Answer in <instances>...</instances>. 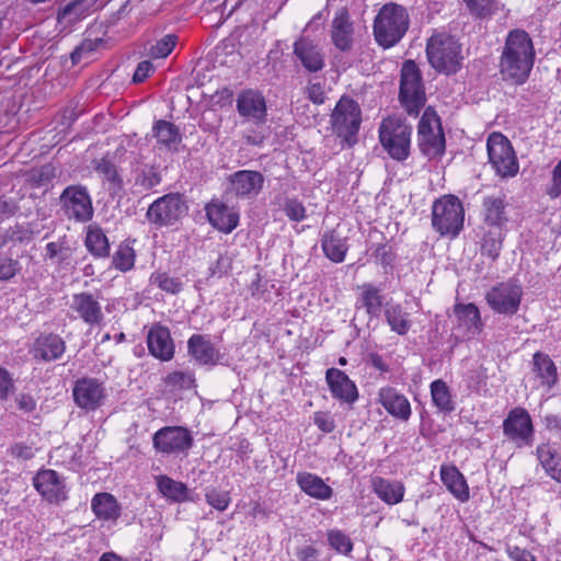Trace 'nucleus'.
Masks as SVG:
<instances>
[{"instance_id":"42","label":"nucleus","mask_w":561,"mask_h":561,"mask_svg":"<svg viewBox=\"0 0 561 561\" xmlns=\"http://www.w3.org/2000/svg\"><path fill=\"white\" fill-rule=\"evenodd\" d=\"M84 244L94 257H107L110 255V242L103 230L98 226H89Z\"/></svg>"},{"instance_id":"15","label":"nucleus","mask_w":561,"mask_h":561,"mask_svg":"<svg viewBox=\"0 0 561 561\" xmlns=\"http://www.w3.org/2000/svg\"><path fill=\"white\" fill-rule=\"evenodd\" d=\"M503 434L519 448L534 444L535 428L525 408L516 407L508 412L503 421Z\"/></svg>"},{"instance_id":"1","label":"nucleus","mask_w":561,"mask_h":561,"mask_svg":"<svg viewBox=\"0 0 561 561\" xmlns=\"http://www.w3.org/2000/svg\"><path fill=\"white\" fill-rule=\"evenodd\" d=\"M534 59L535 50L528 33L523 30L511 31L500 61L503 80L523 84L529 77Z\"/></svg>"},{"instance_id":"22","label":"nucleus","mask_w":561,"mask_h":561,"mask_svg":"<svg viewBox=\"0 0 561 561\" xmlns=\"http://www.w3.org/2000/svg\"><path fill=\"white\" fill-rule=\"evenodd\" d=\"M377 402L399 421L407 422L411 417L412 409L409 399L392 386H385L378 390Z\"/></svg>"},{"instance_id":"38","label":"nucleus","mask_w":561,"mask_h":561,"mask_svg":"<svg viewBox=\"0 0 561 561\" xmlns=\"http://www.w3.org/2000/svg\"><path fill=\"white\" fill-rule=\"evenodd\" d=\"M536 455L546 473L561 483V456L549 444L539 445Z\"/></svg>"},{"instance_id":"52","label":"nucleus","mask_w":561,"mask_h":561,"mask_svg":"<svg viewBox=\"0 0 561 561\" xmlns=\"http://www.w3.org/2000/svg\"><path fill=\"white\" fill-rule=\"evenodd\" d=\"M328 542L332 549L345 556H348L353 550L352 539L340 529L328 531Z\"/></svg>"},{"instance_id":"60","label":"nucleus","mask_w":561,"mask_h":561,"mask_svg":"<svg viewBox=\"0 0 561 561\" xmlns=\"http://www.w3.org/2000/svg\"><path fill=\"white\" fill-rule=\"evenodd\" d=\"M547 194L552 199L561 197V160L552 170L551 184L547 188Z\"/></svg>"},{"instance_id":"21","label":"nucleus","mask_w":561,"mask_h":561,"mask_svg":"<svg viewBox=\"0 0 561 561\" xmlns=\"http://www.w3.org/2000/svg\"><path fill=\"white\" fill-rule=\"evenodd\" d=\"M149 354L161 362H169L174 357L175 344L168 327L153 323L147 333Z\"/></svg>"},{"instance_id":"12","label":"nucleus","mask_w":561,"mask_h":561,"mask_svg":"<svg viewBox=\"0 0 561 561\" xmlns=\"http://www.w3.org/2000/svg\"><path fill=\"white\" fill-rule=\"evenodd\" d=\"M64 215L78 222H87L93 217L92 201L88 190L82 185H69L59 196Z\"/></svg>"},{"instance_id":"58","label":"nucleus","mask_w":561,"mask_h":561,"mask_svg":"<svg viewBox=\"0 0 561 561\" xmlns=\"http://www.w3.org/2000/svg\"><path fill=\"white\" fill-rule=\"evenodd\" d=\"M20 263L11 257L0 259V280H9L20 272Z\"/></svg>"},{"instance_id":"53","label":"nucleus","mask_w":561,"mask_h":561,"mask_svg":"<svg viewBox=\"0 0 561 561\" xmlns=\"http://www.w3.org/2000/svg\"><path fill=\"white\" fill-rule=\"evenodd\" d=\"M178 42L175 34H168L159 39L156 45L150 48V56L153 58H164L171 54Z\"/></svg>"},{"instance_id":"61","label":"nucleus","mask_w":561,"mask_h":561,"mask_svg":"<svg viewBox=\"0 0 561 561\" xmlns=\"http://www.w3.org/2000/svg\"><path fill=\"white\" fill-rule=\"evenodd\" d=\"M14 389V381L11 374L3 367H0V399L5 400Z\"/></svg>"},{"instance_id":"37","label":"nucleus","mask_w":561,"mask_h":561,"mask_svg":"<svg viewBox=\"0 0 561 561\" xmlns=\"http://www.w3.org/2000/svg\"><path fill=\"white\" fill-rule=\"evenodd\" d=\"M321 247L325 256L335 263L343 262L348 250L346 239L341 237L335 230L324 232L321 239Z\"/></svg>"},{"instance_id":"47","label":"nucleus","mask_w":561,"mask_h":561,"mask_svg":"<svg viewBox=\"0 0 561 561\" xmlns=\"http://www.w3.org/2000/svg\"><path fill=\"white\" fill-rule=\"evenodd\" d=\"M161 174L153 165H145L136 171L135 186L149 191L161 183Z\"/></svg>"},{"instance_id":"6","label":"nucleus","mask_w":561,"mask_h":561,"mask_svg":"<svg viewBox=\"0 0 561 561\" xmlns=\"http://www.w3.org/2000/svg\"><path fill=\"white\" fill-rule=\"evenodd\" d=\"M188 213L185 196L168 193L153 201L146 213V219L156 229L178 225Z\"/></svg>"},{"instance_id":"25","label":"nucleus","mask_w":561,"mask_h":561,"mask_svg":"<svg viewBox=\"0 0 561 561\" xmlns=\"http://www.w3.org/2000/svg\"><path fill=\"white\" fill-rule=\"evenodd\" d=\"M508 203L504 194L485 196L482 201L483 222L491 229L503 230L508 221Z\"/></svg>"},{"instance_id":"51","label":"nucleus","mask_w":561,"mask_h":561,"mask_svg":"<svg viewBox=\"0 0 561 561\" xmlns=\"http://www.w3.org/2000/svg\"><path fill=\"white\" fill-rule=\"evenodd\" d=\"M94 170L115 187L119 188L122 186L123 182L117 173L116 165L107 156L94 161Z\"/></svg>"},{"instance_id":"63","label":"nucleus","mask_w":561,"mask_h":561,"mask_svg":"<svg viewBox=\"0 0 561 561\" xmlns=\"http://www.w3.org/2000/svg\"><path fill=\"white\" fill-rule=\"evenodd\" d=\"M154 70V67L151 61L144 60L140 61L134 72L133 81L135 83L144 82Z\"/></svg>"},{"instance_id":"55","label":"nucleus","mask_w":561,"mask_h":561,"mask_svg":"<svg viewBox=\"0 0 561 561\" xmlns=\"http://www.w3.org/2000/svg\"><path fill=\"white\" fill-rule=\"evenodd\" d=\"M471 15L482 19L491 14L496 0H463Z\"/></svg>"},{"instance_id":"17","label":"nucleus","mask_w":561,"mask_h":561,"mask_svg":"<svg viewBox=\"0 0 561 561\" xmlns=\"http://www.w3.org/2000/svg\"><path fill=\"white\" fill-rule=\"evenodd\" d=\"M187 354L199 366L215 367L225 359V354L205 334H193L187 340Z\"/></svg>"},{"instance_id":"36","label":"nucleus","mask_w":561,"mask_h":561,"mask_svg":"<svg viewBox=\"0 0 561 561\" xmlns=\"http://www.w3.org/2000/svg\"><path fill=\"white\" fill-rule=\"evenodd\" d=\"M383 316L391 331L399 335H405L412 327L410 313L400 304H386Z\"/></svg>"},{"instance_id":"48","label":"nucleus","mask_w":561,"mask_h":561,"mask_svg":"<svg viewBox=\"0 0 561 561\" xmlns=\"http://www.w3.org/2000/svg\"><path fill=\"white\" fill-rule=\"evenodd\" d=\"M167 387L178 390H188L196 387V379L193 371L175 370L164 377Z\"/></svg>"},{"instance_id":"20","label":"nucleus","mask_w":561,"mask_h":561,"mask_svg":"<svg viewBox=\"0 0 561 561\" xmlns=\"http://www.w3.org/2000/svg\"><path fill=\"white\" fill-rule=\"evenodd\" d=\"M237 111L239 115L255 125L266 122L267 107L263 94L257 90H244L238 94Z\"/></svg>"},{"instance_id":"24","label":"nucleus","mask_w":561,"mask_h":561,"mask_svg":"<svg viewBox=\"0 0 561 561\" xmlns=\"http://www.w3.org/2000/svg\"><path fill=\"white\" fill-rule=\"evenodd\" d=\"M354 25L346 8L335 12L331 23V39L341 51H350L354 42Z\"/></svg>"},{"instance_id":"32","label":"nucleus","mask_w":561,"mask_h":561,"mask_svg":"<svg viewBox=\"0 0 561 561\" xmlns=\"http://www.w3.org/2000/svg\"><path fill=\"white\" fill-rule=\"evenodd\" d=\"M531 370L543 387L551 389L558 382L557 366L543 352L538 351L533 355Z\"/></svg>"},{"instance_id":"44","label":"nucleus","mask_w":561,"mask_h":561,"mask_svg":"<svg viewBox=\"0 0 561 561\" xmlns=\"http://www.w3.org/2000/svg\"><path fill=\"white\" fill-rule=\"evenodd\" d=\"M98 0H71L58 11L57 20L59 22L69 19L70 22L81 20L90 13Z\"/></svg>"},{"instance_id":"54","label":"nucleus","mask_w":561,"mask_h":561,"mask_svg":"<svg viewBox=\"0 0 561 561\" xmlns=\"http://www.w3.org/2000/svg\"><path fill=\"white\" fill-rule=\"evenodd\" d=\"M283 210L293 221L300 222L307 217L304 204L297 198H286Z\"/></svg>"},{"instance_id":"35","label":"nucleus","mask_w":561,"mask_h":561,"mask_svg":"<svg viewBox=\"0 0 561 561\" xmlns=\"http://www.w3.org/2000/svg\"><path fill=\"white\" fill-rule=\"evenodd\" d=\"M373 489L380 500L390 505L400 503L405 491L402 482L391 481L381 477L374 478Z\"/></svg>"},{"instance_id":"41","label":"nucleus","mask_w":561,"mask_h":561,"mask_svg":"<svg viewBox=\"0 0 561 561\" xmlns=\"http://www.w3.org/2000/svg\"><path fill=\"white\" fill-rule=\"evenodd\" d=\"M159 492L168 500L176 503L188 500V489L185 483L175 481L168 476L157 477Z\"/></svg>"},{"instance_id":"19","label":"nucleus","mask_w":561,"mask_h":561,"mask_svg":"<svg viewBox=\"0 0 561 561\" xmlns=\"http://www.w3.org/2000/svg\"><path fill=\"white\" fill-rule=\"evenodd\" d=\"M33 485L49 503L59 504L68 497L65 481L55 470L38 471L33 478Z\"/></svg>"},{"instance_id":"31","label":"nucleus","mask_w":561,"mask_h":561,"mask_svg":"<svg viewBox=\"0 0 561 561\" xmlns=\"http://www.w3.org/2000/svg\"><path fill=\"white\" fill-rule=\"evenodd\" d=\"M358 289L359 295L356 300V308H364L370 318L379 317L385 300L381 289L373 283H365Z\"/></svg>"},{"instance_id":"11","label":"nucleus","mask_w":561,"mask_h":561,"mask_svg":"<svg viewBox=\"0 0 561 561\" xmlns=\"http://www.w3.org/2000/svg\"><path fill=\"white\" fill-rule=\"evenodd\" d=\"M106 397L105 383L99 378L83 376L73 383V402L85 412H93L100 409L104 404Z\"/></svg>"},{"instance_id":"50","label":"nucleus","mask_w":561,"mask_h":561,"mask_svg":"<svg viewBox=\"0 0 561 561\" xmlns=\"http://www.w3.org/2000/svg\"><path fill=\"white\" fill-rule=\"evenodd\" d=\"M150 283L169 294H179L183 284L178 277L170 276L167 272H154L150 276Z\"/></svg>"},{"instance_id":"29","label":"nucleus","mask_w":561,"mask_h":561,"mask_svg":"<svg viewBox=\"0 0 561 561\" xmlns=\"http://www.w3.org/2000/svg\"><path fill=\"white\" fill-rule=\"evenodd\" d=\"M294 54L309 72H318L324 67L321 48L308 37H300L295 42Z\"/></svg>"},{"instance_id":"57","label":"nucleus","mask_w":561,"mask_h":561,"mask_svg":"<svg viewBox=\"0 0 561 561\" xmlns=\"http://www.w3.org/2000/svg\"><path fill=\"white\" fill-rule=\"evenodd\" d=\"M102 44L103 39L101 38H87L82 41V43L71 53L72 64H78L83 55L96 50Z\"/></svg>"},{"instance_id":"39","label":"nucleus","mask_w":561,"mask_h":561,"mask_svg":"<svg viewBox=\"0 0 561 561\" xmlns=\"http://www.w3.org/2000/svg\"><path fill=\"white\" fill-rule=\"evenodd\" d=\"M152 135L159 145L164 146L168 149H175L182 141L179 127L164 119H158L154 122Z\"/></svg>"},{"instance_id":"59","label":"nucleus","mask_w":561,"mask_h":561,"mask_svg":"<svg viewBox=\"0 0 561 561\" xmlns=\"http://www.w3.org/2000/svg\"><path fill=\"white\" fill-rule=\"evenodd\" d=\"M313 423L321 432L325 434L333 432L335 428L334 420L329 412H316L313 414Z\"/></svg>"},{"instance_id":"10","label":"nucleus","mask_w":561,"mask_h":561,"mask_svg":"<svg viewBox=\"0 0 561 561\" xmlns=\"http://www.w3.org/2000/svg\"><path fill=\"white\" fill-rule=\"evenodd\" d=\"M360 123L362 111L358 103L350 96H342L331 114L333 130L352 144L355 141Z\"/></svg>"},{"instance_id":"13","label":"nucleus","mask_w":561,"mask_h":561,"mask_svg":"<svg viewBox=\"0 0 561 561\" xmlns=\"http://www.w3.org/2000/svg\"><path fill=\"white\" fill-rule=\"evenodd\" d=\"M152 444L161 454L186 455L194 444V438L186 427L164 426L153 434Z\"/></svg>"},{"instance_id":"4","label":"nucleus","mask_w":561,"mask_h":561,"mask_svg":"<svg viewBox=\"0 0 561 561\" xmlns=\"http://www.w3.org/2000/svg\"><path fill=\"white\" fill-rule=\"evenodd\" d=\"M465 209L453 194L443 195L432 206V226L440 236L457 237L463 228Z\"/></svg>"},{"instance_id":"56","label":"nucleus","mask_w":561,"mask_h":561,"mask_svg":"<svg viewBox=\"0 0 561 561\" xmlns=\"http://www.w3.org/2000/svg\"><path fill=\"white\" fill-rule=\"evenodd\" d=\"M206 502L213 506L214 508L222 512L225 511L229 503L230 496L228 492L217 491L216 489H209L205 494Z\"/></svg>"},{"instance_id":"30","label":"nucleus","mask_w":561,"mask_h":561,"mask_svg":"<svg viewBox=\"0 0 561 561\" xmlns=\"http://www.w3.org/2000/svg\"><path fill=\"white\" fill-rule=\"evenodd\" d=\"M296 481L300 490L310 497L328 501L333 495V489L314 473L300 471L297 473Z\"/></svg>"},{"instance_id":"62","label":"nucleus","mask_w":561,"mask_h":561,"mask_svg":"<svg viewBox=\"0 0 561 561\" xmlns=\"http://www.w3.org/2000/svg\"><path fill=\"white\" fill-rule=\"evenodd\" d=\"M9 454L15 459L30 460L34 457L33 448L24 443H15L9 449Z\"/></svg>"},{"instance_id":"9","label":"nucleus","mask_w":561,"mask_h":561,"mask_svg":"<svg viewBox=\"0 0 561 561\" xmlns=\"http://www.w3.org/2000/svg\"><path fill=\"white\" fill-rule=\"evenodd\" d=\"M486 148L489 161L497 175L512 178L518 173V160L507 137L501 133H492L488 137Z\"/></svg>"},{"instance_id":"8","label":"nucleus","mask_w":561,"mask_h":561,"mask_svg":"<svg viewBox=\"0 0 561 561\" xmlns=\"http://www.w3.org/2000/svg\"><path fill=\"white\" fill-rule=\"evenodd\" d=\"M417 146L420 151L433 159L440 157L445 152L446 141L442 127V122L436 111L428 106L417 126Z\"/></svg>"},{"instance_id":"14","label":"nucleus","mask_w":561,"mask_h":561,"mask_svg":"<svg viewBox=\"0 0 561 561\" xmlns=\"http://www.w3.org/2000/svg\"><path fill=\"white\" fill-rule=\"evenodd\" d=\"M523 297L522 286L510 279L493 286L485 295L490 308L501 314H515Z\"/></svg>"},{"instance_id":"16","label":"nucleus","mask_w":561,"mask_h":561,"mask_svg":"<svg viewBox=\"0 0 561 561\" xmlns=\"http://www.w3.org/2000/svg\"><path fill=\"white\" fill-rule=\"evenodd\" d=\"M101 293L82 291L73 294L70 308L90 327H99L104 322V313L100 302Z\"/></svg>"},{"instance_id":"43","label":"nucleus","mask_w":561,"mask_h":561,"mask_svg":"<svg viewBox=\"0 0 561 561\" xmlns=\"http://www.w3.org/2000/svg\"><path fill=\"white\" fill-rule=\"evenodd\" d=\"M431 396L434 405L444 413H450L455 410V402L447 383L442 379H436L431 383Z\"/></svg>"},{"instance_id":"45","label":"nucleus","mask_w":561,"mask_h":561,"mask_svg":"<svg viewBox=\"0 0 561 561\" xmlns=\"http://www.w3.org/2000/svg\"><path fill=\"white\" fill-rule=\"evenodd\" d=\"M136 261V252L128 243L123 242L112 256V265L125 273L134 268Z\"/></svg>"},{"instance_id":"2","label":"nucleus","mask_w":561,"mask_h":561,"mask_svg":"<svg viewBox=\"0 0 561 561\" xmlns=\"http://www.w3.org/2000/svg\"><path fill=\"white\" fill-rule=\"evenodd\" d=\"M409 28V14L399 4H385L374 21V36L383 48H390L401 41Z\"/></svg>"},{"instance_id":"46","label":"nucleus","mask_w":561,"mask_h":561,"mask_svg":"<svg viewBox=\"0 0 561 561\" xmlns=\"http://www.w3.org/2000/svg\"><path fill=\"white\" fill-rule=\"evenodd\" d=\"M503 230L490 229L482 239L481 253L495 261L502 250Z\"/></svg>"},{"instance_id":"28","label":"nucleus","mask_w":561,"mask_h":561,"mask_svg":"<svg viewBox=\"0 0 561 561\" xmlns=\"http://www.w3.org/2000/svg\"><path fill=\"white\" fill-rule=\"evenodd\" d=\"M210 225L224 233H230L239 224V214L226 204L211 201L205 207Z\"/></svg>"},{"instance_id":"64","label":"nucleus","mask_w":561,"mask_h":561,"mask_svg":"<svg viewBox=\"0 0 561 561\" xmlns=\"http://www.w3.org/2000/svg\"><path fill=\"white\" fill-rule=\"evenodd\" d=\"M374 256L383 266L390 265L393 261L392 249L387 244H378L374 251Z\"/></svg>"},{"instance_id":"7","label":"nucleus","mask_w":561,"mask_h":561,"mask_svg":"<svg viewBox=\"0 0 561 561\" xmlns=\"http://www.w3.org/2000/svg\"><path fill=\"white\" fill-rule=\"evenodd\" d=\"M399 100L407 113L412 116H417L425 105L426 95L422 75L413 60H407L402 66Z\"/></svg>"},{"instance_id":"18","label":"nucleus","mask_w":561,"mask_h":561,"mask_svg":"<svg viewBox=\"0 0 561 561\" xmlns=\"http://www.w3.org/2000/svg\"><path fill=\"white\" fill-rule=\"evenodd\" d=\"M228 182L236 197L252 199L261 193L265 178L259 171L239 170L229 175Z\"/></svg>"},{"instance_id":"34","label":"nucleus","mask_w":561,"mask_h":561,"mask_svg":"<svg viewBox=\"0 0 561 561\" xmlns=\"http://www.w3.org/2000/svg\"><path fill=\"white\" fill-rule=\"evenodd\" d=\"M440 479L453 495L461 502L469 500V488L465 477L456 467L443 466Z\"/></svg>"},{"instance_id":"49","label":"nucleus","mask_w":561,"mask_h":561,"mask_svg":"<svg viewBox=\"0 0 561 561\" xmlns=\"http://www.w3.org/2000/svg\"><path fill=\"white\" fill-rule=\"evenodd\" d=\"M55 176V167L50 163H47L39 168L30 170L26 181L32 187L38 188L48 185Z\"/></svg>"},{"instance_id":"3","label":"nucleus","mask_w":561,"mask_h":561,"mask_svg":"<svg viewBox=\"0 0 561 561\" xmlns=\"http://www.w3.org/2000/svg\"><path fill=\"white\" fill-rule=\"evenodd\" d=\"M461 48L458 42L447 33H434L426 43V57L437 71L455 73L460 68Z\"/></svg>"},{"instance_id":"5","label":"nucleus","mask_w":561,"mask_h":561,"mask_svg":"<svg viewBox=\"0 0 561 561\" xmlns=\"http://www.w3.org/2000/svg\"><path fill=\"white\" fill-rule=\"evenodd\" d=\"M412 126L399 117L385 118L379 126V140L388 154L399 162L408 159Z\"/></svg>"},{"instance_id":"27","label":"nucleus","mask_w":561,"mask_h":561,"mask_svg":"<svg viewBox=\"0 0 561 561\" xmlns=\"http://www.w3.org/2000/svg\"><path fill=\"white\" fill-rule=\"evenodd\" d=\"M325 380L335 399L348 404H353L358 399L356 385L343 370L329 368L325 373Z\"/></svg>"},{"instance_id":"26","label":"nucleus","mask_w":561,"mask_h":561,"mask_svg":"<svg viewBox=\"0 0 561 561\" xmlns=\"http://www.w3.org/2000/svg\"><path fill=\"white\" fill-rule=\"evenodd\" d=\"M454 312L457 318L456 330L463 337L472 339L482 331L483 323L480 311L474 304H456Z\"/></svg>"},{"instance_id":"23","label":"nucleus","mask_w":561,"mask_h":561,"mask_svg":"<svg viewBox=\"0 0 561 561\" xmlns=\"http://www.w3.org/2000/svg\"><path fill=\"white\" fill-rule=\"evenodd\" d=\"M65 340L56 333H41L33 343L31 354L34 359L46 363L58 360L66 352Z\"/></svg>"},{"instance_id":"40","label":"nucleus","mask_w":561,"mask_h":561,"mask_svg":"<svg viewBox=\"0 0 561 561\" xmlns=\"http://www.w3.org/2000/svg\"><path fill=\"white\" fill-rule=\"evenodd\" d=\"M72 249L68 244L66 236L57 241L48 242L45 247V260L51 261L59 270L70 265Z\"/></svg>"},{"instance_id":"33","label":"nucleus","mask_w":561,"mask_h":561,"mask_svg":"<svg viewBox=\"0 0 561 561\" xmlns=\"http://www.w3.org/2000/svg\"><path fill=\"white\" fill-rule=\"evenodd\" d=\"M91 508L99 519L116 522L121 516V505L110 493H96L91 500Z\"/></svg>"}]
</instances>
